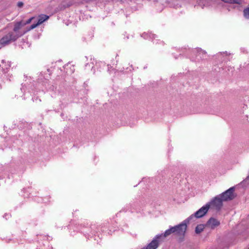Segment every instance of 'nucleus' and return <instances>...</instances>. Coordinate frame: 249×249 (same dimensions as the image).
Here are the masks:
<instances>
[{"label":"nucleus","mask_w":249,"mask_h":249,"mask_svg":"<svg viewBox=\"0 0 249 249\" xmlns=\"http://www.w3.org/2000/svg\"><path fill=\"white\" fill-rule=\"evenodd\" d=\"M193 217L191 215L186 220H184L181 223L171 227L169 229L166 230L163 233L160 234L161 237L164 238L169 236L171 234H174L178 237L177 241L178 243H181L184 240L185 234L187 230V224L189 223L191 218Z\"/></svg>","instance_id":"obj_1"},{"label":"nucleus","mask_w":249,"mask_h":249,"mask_svg":"<svg viewBox=\"0 0 249 249\" xmlns=\"http://www.w3.org/2000/svg\"><path fill=\"white\" fill-rule=\"evenodd\" d=\"M25 32L22 34H15L14 32L11 31L8 32L0 39V45L4 47L9 45L12 42L16 41L18 38L25 34Z\"/></svg>","instance_id":"obj_2"},{"label":"nucleus","mask_w":249,"mask_h":249,"mask_svg":"<svg viewBox=\"0 0 249 249\" xmlns=\"http://www.w3.org/2000/svg\"><path fill=\"white\" fill-rule=\"evenodd\" d=\"M235 187H232L222 193L220 195L224 201H230L236 196V195L234 193Z\"/></svg>","instance_id":"obj_3"},{"label":"nucleus","mask_w":249,"mask_h":249,"mask_svg":"<svg viewBox=\"0 0 249 249\" xmlns=\"http://www.w3.org/2000/svg\"><path fill=\"white\" fill-rule=\"evenodd\" d=\"M163 240L161 235L158 234L155 236L150 243L142 249H157L159 246L160 242H162Z\"/></svg>","instance_id":"obj_4"},{"label":"nucleus","mask_w":249,"mask_h":249,"mask_svg":"<svg viewBox=\"0 0 249 249\" xmlns=\"http://www.w3.org/2000/svg\"><path fill=\"white\" fill-rule=\"evenodd\" d=\"M223 201H224L219 195L214 197L207 204H210V207L211 206L217 210H219L223 206Z\"/></svg>","instance_id":"obj_5"},{"label":"nucleus","mask_w":249,"mask_h":249,"mask_svg":"<svg viewBox=\"0 0 249 249\" xmlns=\"http://www.w3.org/2000/svg\"><path fill=\"white\" fill-rule=\"evenodd\" d=\"M210 208V204H206L205 206L202 207L197 211H196L194 214L192 215L193 217L191 219L195 217L197 218L203 217L208 211Z\"/></svg>","instance_id":"obj_6"},{"label":"nucleus","mask_w":249,"mask_h":249,"mask_svg":"<svg viewBox=\"0 0 249 249\" xmlns=\"http://www.w3.org/2000/svg\"><path fill=\"white\" fill-rule=\"evenodd\" d=\"M48 18H49V16L45 15H41V16H40L37 19V21L36 22H35L34 24H33L30 26H29V27L28 28V29L26 31V32H29L30 30L36 28L38 25L42 23L44 21H45L46 20H47Z\"/></svg>","instance_id":"obj_7"},{"label":"nucleus","mask_w":249,"mask_h":249,"mask_svg":"<svg viewBox=\"0 0 249 249\" xmlns=\"http://www.w3.org/2000/svg\"><path fill=\"white\" fill-rule=\"evenodd\" d=\"M25 26L22 20L17 22L14 24V27L13 28V32H14L15 34H22L23 33L25 32V34L28 32L26 31L28 30L29 27H26V28L23 31L19 32V30L22 27Z\"/></svg>","instance_id":"obj_8"},{"label":"nucleus","mask_w":249,"mask_h":249,"mask_svg":"<svg viewBox=\"0 0 249 249\" xmlns=\"http://www.w3.org/2000/svg\"><path fill=\"white\" fill-rule=\"evenodd\" d=\"M219 225L220 222L219 221L214 218L211 217L207 221L205 226L211 229H214Z\"/></svg>","instance_id":"obj_9"},{"label":"nucleus","mask_w":249,"mask_h":249,"mask_svg":"<svg viewBox=\"0 0 249 249\" xmlns=\"http://www.w3.org/2000/svg\"><path fill=\"white\" fill-rule=\"evenodd\" d=\"M221 1L230 4H241V0H221Z\"/></svg>","instance_id":"obj_10"},{"label":"nucleus","mask_w":249,"mask_h":249,"mask_svg":"<svg viewBox=\"0 0 249 249\" xmlns=\"http://www.w3.org/2000/svg\"><path fill=\"white\" fill-rule=\"evenodd\" d=\"M204 229V225L203 224H199L197 225L195 229V232L197 234L201 232Z\"/></svg>","instance_id":"obj_11"},{"label":"nucleus","mask_w":249,"mask_h":249,"mask_svg":"<svg viewBox=\"0 0 249 249\" xmlns=\"http://www.w3.org/2000/svg\"><path fill=\"white\" fill-rule=\"evenodd\" d=\"M243 15L246 19H249V7L244 9Z\"/></svg>","instance_id":"obj_12"},{"label":"nucleus","mask_w":249,"mask_h":249,"mask_svg":"<svg viewBox=\"0 0 249 249\" xmlns=\"http://www.w3.org/2000/svg\"><path fill=\"white\" fill-rule=\"evenodd\" d=\"M36 18L34 17H31L29 19H28L27 20H26L25 22H23V23L24 25H26V24H28L31 22V21L34 19H35Z\"/></svg>","instance_id":"obj_13"},{"label":"nucleus","mask_w":249,"mask_h":249,"mask_svg":"<svg viewBox=\"0 0 249 249\" xmlns=\"http://www.w3.org/2000/svg\"><path fill=\"white\" fill-rule=\"evenodd\" d=\"M198 53L200 54L201 53L205 54L206 53V52L205 51H203L201 50V49H198L197 50Z\"/></svg>","instance_id":"obj_14"},{"label":"nucleus","mask_w":249,"mask_h":249,"mask_svg":"<svg viewBox=\"0 0 249 249\" xmlns=\"http://www.w3.org/2000/svg\"><path fill=\"white\" fill-rule=\"evenodd\" d=\"M17 5L18 7H22L23 5V3L21 1H19L18 4H17Z\"/></svg>","instance_id":"obj_15"},{"label":"nucleus","mask_w":249,"mask_h":249,"mask_svg":"<svg viewBox=\"0 0 249 249\" xmlns=\"http://www.w3.org/2000/svg\"><path fill=\"white\" fill-rule=\"evenodd\" d=\"M4 47V46H2L0 45V50L1 49V48L2 47Z\"/></svg>","instance_id":"obj_16"},{"label":"nucleus","mask_w":249,"mask_h":249,"mask_svg":"<svg viewBox=\"0 0 249 249\" xmlns=\"http://www.w3.org/2000/svg\"><path fill=\"white\" fill-rule=\"evenodd\" d=\"M47 71H48V72H49V71H50V69H47Z\"/></svg>","instance_id":"obj_17"},{"label":"nucleus","mask_w":249,"mask_h":249,"mask_svg":"<svg viewBox=\"0 0 249 249\" xmlns=\"http://www.w3.org/2000/svg\"><path fill=\"white\" fill-rule=\"evenodd\" d=\"M248 249H249V248H248Z\"/></svg>","instance_id":"obj_18"}]
</instances>
